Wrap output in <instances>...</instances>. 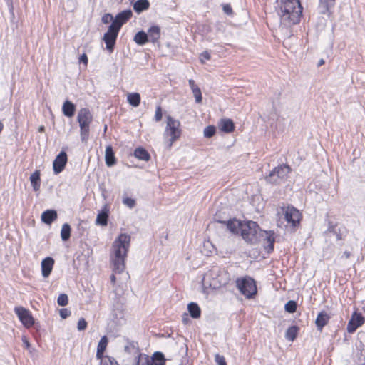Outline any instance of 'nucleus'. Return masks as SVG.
Returning <instances> with one entry per match:
<instances>
[{
  "mask_svg": "<svg viewBox=\"0 0 365 365\" xmlns=\"http://www.w3.org/2000/svg\"><path fill=\"white\" fill-rule=\"evenodd\" d=\"M31 185L34 191H38L41 187V173L40 170H35L30 176Z\"/></svg>",
  "mask_w": 365,
  "mask_h": 365,
  "instance_id": "obj_23",
  "label": "nucleus"
},
{
  "mask_svg": "<svg viewBox=\"0 0 365 365\" xmlns=\"http://www.w3.org/2000/svg\"><path fill=\"white\" fill-rule=\"evenodd\" d=\"M101 365H118L116 361L112 360L110 357H107L101 361Z\"/></svg>",
  "mask_w": 365,
  "mask_h": 365,
  "instance_id": "obj_51",
  "label": "nucleus"
},
{
  "mask_svg": "<svg viewBox=\"0 0 365 365\" xmlns=\"http://www.w3.org/2000/svg\"><path fill=\"white\" fill-rule=\"evenodd\" d=\"M38 131H39V132H43V131H44V127H43V126H41V127L38 128Z\"/></svg>",
  "mask_w": 365,
  "mask_h": 365,
  "instance_id": "obj_62",
  "label": "nucleus"
},
{
  "mask_svg": "<svg viewBox=\"0 0 365 365\" xmlns=\"http://www.w3.org/2000/svg\"><path fill=\"white\" fill-rule=\"evenodd\" d=\"M150 3L148 0H137L133 4L134 11L140 14L149 9Z\"/></svg>",
  "mask_w": 365,
  "mask_h": 365,
  "instance_id": "obj_28",
  "label": "nucleus"
},
{
  "mask_svg": "<svg viewBox=\"0 0 365 365\" xmlns=\"http://www.w3.org/2000/svg\"><path fill=\"white\" fill-rule=\"evenodd\" d=\"M58 215L54 210H47L41 215V220L45 224L51 225L54 220H56Z\"/></svg>",
  "mask_w": 365,
  "mask_h": 365,
  "instance_id": "obj_20",
  "label": "nucleus"
},
{
  "mask_svg": "<svg viewBox=\"0 0 365 365\" xmlns=\"http://www.w3.org/2000/svg\"><path fill=\"white\" fill-rule=\"evenodd\" d=\"M329 318L330 317L326 312L322 311L319 312L315 321L317 329L322 331L323 327L328 323Z\"/></svg>",
  "mask_w": 365,
  "mask_h": 365,
  "instance_id": "obj_18",
  "label": "nucleus"
},
{
  "mask_svg": "<svg viewBox=\"0 0 365 365\" xmlns=\"http://www.w3.org/2000/svg\"><path fill=\"white\" fill-rule=\"evenodd\" d=\"M215 362L218 365H227V363L225 361V357L223 356H221V355L217 354L215 355Z\"/></svg>",
  "mask_w": 365,
  "mask_h": 365,
  "instance_id": "obj_48",
  "label": "nucleus"
},
{
  "mask_svg": "<svg viewBox=\"0 0 365 365\" xmlns=\"http://www.w3.org/2000/svg\"><path fill=\"white\" fill-rule=\"evenodd\" d=\"M276 8L281 23L291 26L299 22L302 14V6L299 0H277Z\"/></svg>",
  "mask_w": 365,
  "mask_h": 365,
  "instance_id": "obj_1",
  "label": "nucleus"
},
{
  "mask_svg": "<svg viewBox=\"0 0 365 365\" xmlns=\"http://www.w3.org/2000/svg\"><path fill=\"white\" fill-rule=\"evenodd\" d=\"M134 156L141 160L148 161L150 158L149 153L143 148H138L134 151Z\"/></svg>",
  "mask_w": 365,
  "mask_h": 365,
  "instance_id": "obj_30",
  "label": "nucleus"
},
{
  "mask_svg": "<svg viewBox=\"0 0 365 365\" xmlns=\"http://www.w3.org/2000/svg\"><path fill=\"white\" fill-rule=\"evenodd\" d=\"M134 41L140 46H143L149 41L148 36L143 31H138L134 36Z\"/></svg>",
  "mask_w": 365,
  "mask_h": 365,
  "instance_id": "obj_32",
  "label": "nucleus"
},
{
  "mask_svg": "<svg viewBox=\"0 0 365 365\" xmlns=\"http://www.w3.org/2000/svg\"><path fill=\"white\" fill-rule=\"evenodd\" d=\"M113 307H114V311L115 309L119 310V312H120V317H122V316L123 314V310H124L123 303L122 302L119 301V302H116V304H115L113 305Z\"/></svg>",
  "mask_w": 365,
  "mask_h": 365,
  "instance_id": "obj_47",
  "label": "nucleus"
},
{
  "mask_svg": "<svg viewBox=\"0 0 365 365\" xmlns=\"http://www.w3.org/2000/svg\"><path fill=\"white\" fill-rule=\"evenodd\" d=\"M351 256V253L348 251H345L344 252L343 257H345L346 259H349Z\"/></svg>",
  "mask_w": 365,
  "mask_h": 365,
  "instance_id": "obj_60",
  "label": "nucleus"
},
{
  "mask_svg": "<svg viewBox=\"0 0 365 365\" xmlns=\"http://www.w3.org/2000/svg\"><path fill=\"white\" fill-rule=\"evenodd\" d=\"M260 230L261 229L256 222L244 221L241 225L240 235L246 242L255 244L259 241Z\"/></svg>",
  "mask_w": 365,
  "mask_h": 365,
  "instance_id": "obj_4",
  "label": "nucleus"
},
{
  "mask_svg": "<svg viewBox=\"0 0 365 365\" xmlns=\"http://www.w3.org/2000/svg\"><path fill=\"white\" fill-rule=\"evenodd\" d=\"M76 106L70 101L66 100L62 106V112L66 117L71 118L74 115Z\"/></svg>",
  "mask_w": 365,
  "mask_h": 365,
  "instance_id": "obj_21",
  "label": "nucleus"
},
{
  "mask_svg": "<svg viewBox=\"0 0 365 365\" xmlns=\"http://www.w3.org/2000/svg\"><path fill=\"white\" fill-rule=\"evenodd\" d=\"M335 228L336 225H334L332 222L329 221L328 223V228L327 232L336 233V230Z\"/></svg>",
  "mask_w": 365,
  "mask_h": 365,
  "instance_id": "obj_53",
  "label": "nucleus"
},
{
  "mask_svg": "<svg viewBox=\"0 0 365 365\" xmlns=\"http://www.w3.org/2000/svg\"><path fill=\"white\" fill-rule=\"evenodd\" d=\"M149 365H165V359L163 353L156 351L151 358L149 357Z\"/></svg>",
  "mask_w": 365,
  "mask_h": 365,
  "instance_id": "obj_26",
  "label": "nucleus"
},
{
  "mask_svg": "<svg viewBox=\"0 0 365 365\" xmlns=\"http://www.w3.org/2000/svg\"><path fill=\"white\" fill-rule=\"evenodd\" d=\"M110 281H111L113 284H115L116 278H115V274H111V276H110Z\"/></svg>",
  "mask_w": 365,
  "mask_h": 365,
  "instance_id": "obj_59",
  "label": "nucleus"
},
{
  "mask_svg": "<svg viewBox=\"0 0 365 365\" xmlns=\"http://www.w3.org/2000/svg\"><path fill=\"white\" fill-rule=\"evenodd\" d=\"M60 316L62 319H66L71 315V311L66 308H63L59 311Z\"/></svg>",
  "mask_w": 365,
  "mask_h": 365,
  "instance_id": "obj_50",
  "label": "nucleus"
},
{
  "mask_svg": "<svg viewBox=\"0 0 365 365\" xmlns=\"http://www.w3.org/2000/svg\"><path fill=\"white\" fill-rule=\"evenodd\" d=\"M214 220L215 222L222 223V224H226L227 228L233 233H240L241 230V225H242L243 222H240L237 220H230V219H226L222 220L221 219L217 214H215L214 216Z\"/></svg>",
  "mask_w": 365,
  "mask_h": 365,
  "instance_id": "obj_12",
  "label": "nucleus"
},
{
  "mask_svg": "<svg viewBox=\"0 0 365 365\" xmlns=\"http://www.w3.org/2000/svg\"><path fill=\"white\" fill-rule=\"evenodd\" d=\"M364 317L361 313L354 312L347 324V331L354 333L358 327L364 323Z\"/></svg>",
  "mask_w": 365,
  "mask_h": 365,
  "instance_id": "obj_13",
  "label": "nucleus"
},
{
  "mask_svg": "<svg viewBox=\"0 0 365 365\" xmlns=\"http://www.w3.org/2000/svg\"><path fill=\"white\" fill-rule=\"evenodd\" d=\"M108 209L105 205L103 209L97 215L96 224L101 226H106L108 220Z\"/></svg>",
  "mask_w": 365,
  "mask_h": 365,
  "instance_id": "obj_19",
  "label": "nucleus"
},
{
  "mask_svg": "<svg viewBox=\"0 0 365 365\" xmlns=\"http://www.w3.org/2000/svg\"><path fill=\"white\" fill-rule=\"evenodd\" d=\"M14 311L19 320L25 327L29 328L34 325V319L28 309L22 307H16Z\"/></svg>",
  "mask_w": 365,
  "mask_h": 365,
  "instance_id": "obj_10",
  "label": "nucleus"
},
{
  "mask_svg": "<svg viewBox=\"0 0 365 365\" xmlns=\"http://www.w3.org/2000/svg\"><path fill=\"white\" fill-rule=\"evenodd\" d=\"M123 203L129 208H133L135 205V200L130 197H125L123 200Z\"/></svg>",
  "mask_w": 365,
  "mask_h": 365,
  "instance_id": "obj_45",
  "label": "nucleus"
},
{
  "mask_svg": "<svg viewBox=\"0 0 365 365\" xmlns=\"http://www.w3.org/2000/svg\"><path fill=\"white\" fill-rule=\"evenodd\" d=\"M113 20H114V18H113V15L110 14H105L102 16V21L103 24H108L110 21L113 22Z\"/></svg>",
  "mask_w": 365,
  "mask_h": 365,
  "instance_id": "obj_49",
  "label": "nucleus"
},
{
  "mask_svg": "<svg viewBox=\"0 0 365 365\" xmlns=\"http://www.w3.org/2000/svg\"><path fill=\"white\" fill-rule=\"evenodd\" d=\"M71 230V226L68 223L63 225L61 231V237L63 241H67L70 238Z\"/></svg>",
  "mask_w": 365,
  "mask_h": 365,
  "instance_id": "obj_36",
  "label": "nucleus"
},
{
  "mask_svg": "<svg viewBox=\"0 0 365 365\" xmlns=\"http://www.w3.org/2000/svg\"><path fill=\"white\" fill-rule=\"evenodd\" d=\"M79 61H80L81 63H83L84 64H86H86H87V63H88V58H87V56H86L85 53L82 54V55L81 56V57L79 58Z\"/></svg>",
  "mask_w": 365,
  "mask_h": 365,
  "instance_id": "obj_56",
  "label": "nucleus"
},
{
  "mask_svg": "<svg viewBox=\"0 0 365 365\" xmlns=\"http://www.w3.org/2000/svg\"><path fill=\"white\" fill-rule=\"evenodd\" d=\"M236 287L248 299L252 298L257 292L255 281L250 277L237 279Z\"/></svg>",
  "mask_w": 365,
  "mask_h": 365,
  "instance_id": "obj_6",
  "label": "nucleus"
},
{
  "mask_svg": "<svg viewBox=\"0 0 365 365\" xmlns=\"http://www.w3.org/2000/svg\"><path fill=\"white\" fill-rule=\"evenodd\" d=\"M188 83H189V86H190V87L191 90H193L194 88H197V87H198V86L195 84V81H194V80H192V79H190V80L188 81Z\"/></svg>",
  "mask_w": 365,
  "mask_h": 365,
  "instance_id": "obj_57",
  "label": "nucleus"
},
{
  "mask_svg": "<svg viewBox=\"0 0 365 365\" xmlns=\"http://www.w3.org/2000/svg\"><path fill=\"white\" fill-rule=\"evenodd\" d=\"M3 128H4V125H3V123L0 121V133L2 131Z\"/></svg>",
  "mask_w": 365,
  "mask_h": 365,
  "instance_id": "obj_63",
  "label": "nucleus"
},
{
  "mask_svg": "<svg viewBox=\"0 0 365 365\" xmlns=\"http://www.w3.org/2000/svg\"><path fill=\"white\" fill-rule=\"evenodd\" d=\"M134 361L135 365H149V356L146 354H139Z\"/></svg>",
  "mask_w": 365,
  "mask_h": 365,
  "instance_id": "obj_37",
  "label": "nucleus"
},
{
  "mask_svg": "<svg viewBox=\"0 0 365 365\" xmlns=\"http://www.w3.org/2000/svg\"><path fill=\"white\" fill-rule=\"evenodd\" d=\"M22 342H23L24 346L26 349H29V348H31V344H30L29 341H28L27 338L24 336H22Z\"/></svg>",
  "mask_w": 365,
  "mask_h": 365,
  "instance_id": "obj_55",
  "label": "nucleus"
},
{
  "mask_svg": "<svg viewBox=\"0 0 365 365\" xmlns=\"http://www.w3.org/2000/svg\"><path fill=\"white\" fill-rule=\"evenodd\" d=\"M166 118L167 122L164 135L170 137L169 147H171L173 142L178 140L181 135L180 123L179 120L174 119L170 115H168Z\"/></svg>",
  "mask_w": 365,
  "mask_h": 365,
  "instance_id": "obj_7",
  "label": "nucleus"
},
{
  "mask_svg": "<svg viewBox=\"0 0 365 365\" xmlns=\"http://www.w3.org/2000/svg\"><path fill=\"white\" fill-rule=\"evenodd\" d=\"M57 303L59 306L64 307L68 303V295L66 294H59L57 299Z\"/></svg>",
  "mask_w": 365,
  "mask_h": 365,
  "instance_id": "obj_42",
  "label": "nucleus"
},
{
  "mask_svg": "<svg viewBox=\"0 0 365 365\" xmlns=\"http://www.w3.org/2000/svg\"><path fill=\"white\" fill-rule=\"evenodd\" d=\"M192 91L195 96V101L197 103H200L202 101V93H201V91H200V88L199 87L195 88L193 90H192Z\"/></svg>",
  "mask_w": 365,
  "mask_h": 365,
  "instance_id": "obj_43",
  "label": "nucleus"
},
{
  "mask_svg": "<svg viewBox=\"0 0 365 365\" xmlns=\"http://www.w3.org/2000/svg\"><path fill=\"white\" fill-rule=\"evenodd\" d=\"M87 327V322L85 320L84 318H81L78 322V324H77V328H78V331H83L86 329Z\"/></svg>",
  "mask_w": 365,
  "mask_h": 365,
  "instance_id": "obj_46",
  "label": "nucleus"
},
{
  "mask_svg": "<svg viewBox=\"0 0 365 365\" xmlns=\"http://www.w3.org/2000/svg\"><path fill=\"white\" fill-rule=\"evenodd\" d=\"M133 16V12L130 9L124 10L118 13L114 18V21L122 26L126 23Z\"/></svg>",
  "mask_w": 365,
  "mask_h": 365,
  "instance_id": "obj_17",
  "label": "nucleus"
},
{
  "mask_svg": "<svg viewBox=\"0 0 365 365\" xmlns=\"http://www.w3.org/2000/svg\"><path fill=\"white\" fill-rule=\"evenodd\" d=\"M222 9L223 11L229 16H231L233 14L232 9L230 4L223 5Z\"/></svg>",
  "mask_w": 365,
  "mask_h": 365,
  "instance_id": "obj_52",
  "label": "nucleus"
},
{
  "mask_svg": "<svg viewBox=\"0 0 365 365\" xmlns=\"http://www.w3.org/2000/svg\"><path fill=\"white\" fill-rule=\"evenodd\" d=\"M335 5V0H319V8L321 14L328 13Z\"/></svg>",
  "mask_w": 365,
  "mask_h": 365,
  "instance_id": "obj_27",
  "label": "nucleus"
},
{
  "mask_svg": "<svg viewBox=\"0 0 365 365\" xmlns=\"http://www.w3.org/2000/svg\"><path fill=\"white\" fill-rule=\"evenodd\" d=\"M215 275V271L211 272L210 274H207V276H206V278H208L209 276H213Z\"/></svg>",
  "mask_w": 365,
  "mask_h": 365,
  "instance_id": "obj_64",
  "label": "nucleus"
},
{
  "mask_svg": "<svg viewBox=\"0 0 365 365\" xmlns=\"http://www.w3.org/2000/svg\"><path fill=\"white\" fill-rule=\"evenodd\" d=\"M121 346L125 353L133 356L136 359V356L140 354L138 343L135 341L130 340L127 337H123L120 341Z\"/></svg>",
  "mask_w": 365,
  "mask_h": 365,
  "instance_id": "obj_9",
  "label": "nucleus"
},
{
  "mask_svg": "<svg viewBox=\"0 0 365 365\" xmlns=\"http://www.w3.org/2000/svg\"><path fill=\"white\" fill-rule=\"evenodd\" d=\"M324 63V59H320L319 61L317 63V66L319 67V66H322Z\"/></svg>",
  "mask_w": 365,
  "mask_h": 365,
  "instance_id": "obj_61",
  "label": "nucleus"
},
{
  "mask_svg": "<svg viewBox=\"0 0 365 365\" xmlns=\"http://www.w3.org/2000/svg\"><path fill=\"white\" fill-rule=\"evenodd\" d=\"M263 239L264 246L268 253L274 250V243L275 242L274 231L260 230L259 234V240Z\"/></svg>",
  "mask_w": 365,
  "mask_h": 365,
  "instance_id": "obj_11",
  "label": "nucleus"
},
{
  "mask_svg": "<svg viewBox=\"0 0 365 365\" xmlns=\"http://www.w3.org/2000/svg\"><path fill=\"white\" fill-rule=\"evenodd\" d=\"M216 133V128L214 125H208L204 129V136L205 138H212Z\"/></svg>",
  "mask_w": 365,
  "mask_h": 365,
  "instance_id": "obj_41",
  "label": "nucleus"
},
{
  "mask_svg": "<svg viewBox=\"0 0 365 365\" xmlns=\"http://www.w3.org/2000/svg\"><path fill=\"white\" fill-rule=\"evenodd\" d=\"M284 219L288 224H290L292 230H295L301 220V213L297 209L292 206H287L284 210Z\"/></svg>",
  "mask_w": 365,
  "mask_h": 365,
  "instance_id": "obj_8",
  "label": "nucleus"
},
{
  "mask_svg": "<svg viewBox=\"0 0 365 365\" xmlns=\"http://www.w3.org/2000/svg\"><path fill=\"white\" fill-rule=\"evenodd\" d=\"M299 329L297 326L289 327L286 331L285 338L289 341H293L297 338Z\"/></svg>",
  "mask_w": 365,
  "mask_h": 365,
  "instance_id": "obj_34",
  "label": "nucleus"
},
{
  "mask_svg": "<svg viewBox=\"0 0 365 365\" xmlns=\"http://www.w3.org/2000/svg\"><path fill=\"white\" fill-rule=\"evenodd\" d=\"M297 304L295 301L289 300L286 303V304L284 306V309H285V311L289 313H294L297 310Z\"/></svg>",
  "mask_w": 365,
  "mask_h": 365,
  "instance_id": "obj_40",
  "label": "nucleus"
},
{
  "mask_svg": "<svg viewBox=\"0 0 365 365\" xmlns=\"http://www.w3.org/2000/svg\"><path fill=\"white\" fill-rule=\"evenodd\" d=\"M147 35L148 36L149 41L155 43L158 41L160 36V29L158 26H151L148 31Z\"/></svg>",
  "mask_w": 365,
  "mask_h": 365,
  "instance_id": "obj_24",
  "label": "nucleus"
},
{
  "mask_svg": "<svg viewBox=\"0 0 365 365\" xmlns=\"http://www.w3.org/2000/svg\"><path fill=\"white\" fill-rule=\"evenodd\" d=\"M67 154L64 151H61L53 162V169L56 174H58L63 171L67 163Z\"/></svg>",
  "mask_w": 365,
  "mask_h": 365,
  "instance_id": "obj_15",
  "label": "nucleus"
},
{
  "mask_svg": "<svg viewBox=\"0 0 365 365\" xmlns=\"http://www.w3.org/2000/svg\"><path fill=\"white\" fill-rule=\"evenodd\" d=\"M291 168L286 164L280 165L274 168L270 173L266 176L265 180L267 182L273 185H280L284 182L290 173Z\"/></svg>",
  "mask_w": 365,
  "mask_h": 365,
  "instance_id": "obj_5",
  "label": "nucleus"
},
{
  "mask_svg": "<svg viewBox=\"0 0 365 365\" xmlns=\"http://www.w3.org/2000/svg\"><path fill=\"white\" fill-rule=\"evenodd\" d=\"M162 118H163L162 108H161L160 106H158L156 107V110H155V116H154V120L156 122H159V121H160L162 120Z\"/></svg>",
  "mask_w": 365,
  "mask_h": 365,
  "instance_id": "obj_44",
  "label": "nucleus"
},
{
  "mask_svg": "<svg viewBox=\"0 0 365 365\" xmlns=\"http://www.w3.org/2000/svg\"><path fill=\"white\" fill-rule=\"evenodd\" d=\"M121 26L118 24L115 21H113L111 24L109 26L106 33L111 34L118 36V32Z\"/></svg>",
  "mask_w": 365,
  "mask_h": 365,
  "instance_id": "obj_39",
  "label": "nucleus"
},
{
  "mask_svg": "<svg viewBox=\"0 0 365 365\" xmlns=\"http://www.w3.org/2000/svg\"><path fill=\"white\" fill-rule=\"evenodd\" d=\"M127 101L133 107H138L140 103V95L138 93H128Z\"/></svg>",
  "mask_w": 365,
  "mask_h": 365,
  "instance_id": "obj_33",
  "label": "nucleus"
},
{
  "mask_svg": "<svg viewBox=\"0 0 365 365\" xmlns=\"http://www.w3.org/2000/svg\"><path fill=\"white\" fill-rule=\"evenodd\" d=\"M235 125L230 119H222L220 123V129L225 133H231L234 130Z\"/></svg>",
  "mask_w": 365,
  "mask_h": 365,
  "instance_id": "obj_31",
  "label": "nucleus"
},
{
  "mask_svg": "<svg viewBox=\"0 0 365 365\" xmlns=\"http://www.w3.org/2000/svg\"><path fill=\"white\" fill-rule=\"evenodd\" d=\"M105 160L108 167L114 165L116 163L115 153L111 145H108L106 148Z\"/></svg>",
  "mask_w": 365,
  "mask_h": 365,
  "instance_id": "obj_25",
  "label": "nucleus"
},
{
  "mask_svg": "<svg viewBox=\"0 0 365 365\" xmlns=\"http://www.w3.org/2000/svg\"><path fill=\"white\" fill-rule=\"evenodd\" d=\"M116 38H117V36H115V35L108 34V33L104 34L103 40L106 43V49L108 51H109L110 52H112L113 51V48H114V46L115 44V41H116Z\"/></svg>",
  "mask_w": 365,
  "mask_h": 365,
  "instance_id": "obj_22",
  "label": "nucleus"
},
{
  "mask_svg": "<svg viewBox=\"0 0 365 365\" xmlns=\"http://www.w3.org/2000/svg\"><path fill=\"white\" fill-rule=\"evenodd\" d=\"M215 275H216V279L214 280V282L210 284L212 287L217 289L228 283L229 277L227 273L224 270H221L217 267L216 271H215Z\"/></svg>",
  "mask_w": 365,
  "mask_h": 365,
  "instance_id": "obj_14",
  "label": "nucleus"
},
{
  "mask_svg": "<svg viewBox=\"0 0 365 365\" xmlns=\"http://www.w3.org/2000/svg\"><path fill=\"white\" fill-rule=\"evenodd\" d=\"M77 120L80 126L81 140L86 143L89 138L90 124L93 120V115L88 108H81L77 115Z\"/></svg>",
  "mask_w": 365,
  "mask_h": 365,
  "instance_id": "obj_3",
  "label": "nucleus"
},
{
  "mask_svg": "<svg viewBox=\"0 0 365 365\" xmlns=\"http://www.w3.org/2000/svg\"><path fill=\"white\" fill-rule=\"evenodd\" d=\"M187 310L190 315L194 318L197 319L200 317L201 310L198 304L195 302H190L187 305Z\"/></svg>",
  "mask_w": 365,
  "mask_h": 365,
  "instance_id": "obj_29",
  "label": "nucleus"
},
{
  "mask_svg": "<svg viewBox=\"0 0 365 365\" xmlns=\"http://www.w3.org/2000/svg\"><path fill=\"white\" fill-rule=\"evenodd\" d=\"M108 344V339L106 336H103L98 342L97 347L96 356L101 358L106 350Z\"/></svg>",
  "mask_w": 365,
  "mask_h": 365,
  "instance_id": "obj_35",
  "label": "nucleus"
},
{
  "mask_svg": "<svg viewBox=\"0 0 365 365\" xmlns=\"http://www.w3.org/2000/svg\"><path fill=\"white\" fill-rule=\"evenodd\" d=\"M121 26L118 24L115 21H113L111 24L109 26L106 33L111 34L118 36V32Z\"/></svg>",
  "mask_w": 365,
  "mask_h": 365,
  "instance_id": "obj_38",
  "label": "nucleus"
},
{
  "mask_svg": "<svg viewBox=\"0 0 365 365\" xmlns=\"http://www.w3.org/2000/svg\"><path fill=\"white\" fill-rule=\"evenodd\" d=\"M130 235L122 233L113 243L114 257L113 258V271L121 273L125 269V257L130 247Z\"/></svg>",
  "mask_w": 365,
  "mask_h": 365,
  "instance_id": "obj_2",
  "label": "nucleus"
},
{
  "mask_svg": "<svg viewBox=\"0 0 365 365\" xmlns=\"http://www.w3.org/2000/svg\"><path fill=\"white\" fill-rule=\"evenodd\" d=\"M54 262V259L51 257H47L42 260L41 272L43 277L46 278L51 274Z\"/></svg>",
  "mask_w": 365,
  "mask_h": 365,
  "instance_id": "obj_16",
  "label": "nucleus"
},
{
  "mask_svg": "<svg viewBox=\"0 0 365 365\" xmlns=\"http://www.w3.org/2000/svg\"><path fill=\"white\" fill-rule=\"evenodd\" d=\"M336 235V240H340L342 239V235L339 232L336 231V233H334Z\"/></svg>",
  "mask_w": 365,
  "mask_h": 365,
  "instance_id": "obj_58",
  "label": "nucleus"
},
{
  "mask_svg": "<svg viewBox=\"0 0 365 365\" xmlns=\"http://www.w3.org/2000/svg\"><path fill=\"white\" fill-rule=\"evenodd\" d=\"M204 59H205V60L210 59V54L207 51H204L200 55V61H202V63H204Z\"/></svg>",
  "mask_w": 365,
  "mask_h": 365,
  "instance_id": "obj_54",
  "label": "nucleus"
}]
</instances>
